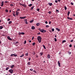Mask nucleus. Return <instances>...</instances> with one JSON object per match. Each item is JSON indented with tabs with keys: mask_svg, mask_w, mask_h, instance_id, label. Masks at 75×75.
Here are the masks:
<instances>
[{
	"mask_svg": "<svg viewBox=\"0 0 75 75\" xmlns=\"http://www.w3.org/2000/svg\"><path fill=\"white\" fill-rule=\"evenodd\" d=\"M38 41L39 42V43H40L41 42V37L40 36H39L37 37V38Z\"/></svg>",
	"mask_w": 75,
	"mask_h": 75,
	"instance_id": "obj_1",
	"label": "nucleus"
},
{
	"mask_svg": "<svg viewBox=\"0 0 75 75\" xmlns=\"http://www.w3.org/2000/svg\"><path fill=\"white\" fill-rule=\"evenodd\" d=\"M38 30L42 33H45L46 32V30H44V29H41L40 28H39Z\"/></svg>",
	"mask_w": 75,
	"mask_h": 75,
	"instance_id": "obj_2",
	"label": "nucleus"
},
{
	"mask_svg": "<svg viewBox=\"0 0 75 75\" xmlns=\"http://www.w3.org/2000/svg\"><path fill=\"white\" fill-rule=\"evenodd\" d=\"M8 71L11 74H13V70L12 69H10Z\"/></svg>",
	"mask_w": 75,
	"mask_h": 75,
	"instance_id": "obj_3",
	"label": "nucleus"
},
{
	"mask_svg": "<svg viewBox=\"0 0 75 75\" xmlns=\"http://www.w3.org/2000/svg\"><path fill=\"white\" fill-rule=\"evenodd\" d=\"M24 21L25 22V24H28V22H27V21H28V20L27 19H26L24 20Z\"/></svg>",
	"mask_w": 75,
	"mask_h": 75,
	"instance_id": "obj_4",
	"label": "nucleus"
},
{
	"mask_svg": "<svg viewBox=\"0 0 75 75\" xmlns=\"http://www.w3.org/2000/svg\"><path fill=\"white\" fill-rule=\"evenodd\" d=\"M16 16H18V14H19V12L17 11H16Z\"/></svg>",
	"mask_w": 75,
	"mask_h": 75,
	"instance_id": "obj_5",
	"label": "nucleus"
},
{
	"mask_svg": "<svg viewBox=\"0 0 75 75\" xmlns=\"http://www.w3.org/2000/svg\"><path fill=\"white\" fill-rule=\"evenodd\" d=\"M1 7H3V5H4V1H2L1 3Z\"/></svg>",
	"mask_w": 75,
	"mask_h": 75,
	"instance_id": "obj_6",
	"label": "nucleus"
},
{
	"mask_svg": "<svg viewBox=\"0 0 75 75\" xmlns=\"http://www.w3.org/2000/svg\"><path fill=\"white\" fill-rule=\"evenodd\" d=\"M25 18H26V16H24L23 17H20V18L21 19H24Z\"/></svg>",
	"mask_w": 75,
	"mask_h": 75,
	"instance_id": "obj_7",
	"label": "nucleus"
},
{
	"mask_svg": "<svg viewBox=\"0 0 75 75\" xmlns=\"http://www.w3.org/2000/svg\"><path fill=\"white\" fill-rule=\"evenodd\" d=\"M47 57H48L47 58H48V59H49V58H51V57L50 56V54H48V55L47 56Z\"/></svg>",
	"mask_w": 75,
	"mask_h": 75,
	"instance_id": "obj_8",
	"label": "nucleus"
},
{
	"mask_svg": "<svg viewBox=\"0 0 75 75\" xmlns=\"http://www.w3.org/2000/svg\"><path fill=\"white\" fill-rule=\"evenodd\" d=\"M58 64L59 67H61V64H60V62H59V61L58 62Z\"/></svg>",
	"mask_w": 75,
	"mask_h": 75,
	"instance_id": "obj_9",
	"label": "nucleus"
},
{
	"mask_svg": "<svg viewBox=\"0 0 75 75\" xmlns=\"http://www.w3.org/2000/svg\"><path fill=\"white\" fill-rule=\"evenodd\" d=\"M48 4L49 5V6H51L52 5V3H49Z\"/></svg>",
	"mask_w": 75,
	"mask_h": 75,
	"instance_id": "obj_10",
	"label": "nucleus"
},
{
	"mask_svg": "<svg viewBox=\"0 0 75 75\" xmlns=\"http://www.w3.org/2000/svg\"><path fill=\"white\" fill-rule=\"evenodd\" d=\"M33 21H34V20L32 19L31 21H30V23H32Z\"/></svg>",
	"mask_w": 75,
	"mask_h": 75,
	"instance_id": "obj_11",
	"label": "nucleus"
},
{
	"mask_svg": "<svg viewBox=\"0 0 75 75\" xmlns=\"http://www.w3.org/2000/svg\"><path fill=\"white\" fill-rule=\"evenodd\" d=\"M31 28L33 30H34L35 29V27H34V26H32Z\"/></svg>",
	"mask_w": 75,
	"mask_h": 75,
	"instance_id": "obj_12",
	"label": "nucleus"
},
{
	"mask_svg": "<svg viewBox=\"0 0 75 75\" xmlns=\"http://www.w3.org/2000/svg\"><path fill=\"white\" fill-rule=\"evenodd\" d=\"M56 30H57V31H60V29H59L58 28H56Z\"/></svg>",
	"mask_w": 75,
	"mask_h": 75,
	"instance_id": "obj_13",
	"label": "nucleus"
},
{
	"mask_svg": "<svg viewBox=\"0 0 75 75\" xmlns=\"http://www.w3.org/2000/svg\"><path fill=\"white\" fill-rule=\"evenodd\" d=\"M24 54H22V55H21V56H20V57L21 58H22V57H24Z\"/></svg>",
	"mask_w": 75,
	"mask_h": 75,
	"instance_id": "obj_14",
	"label": "nucleus"
},
{
	"mask_svg": "<svg viewBox=\"0 0 75 75\" xmlns=\"http://www.w3.org/2000/svg\"><path fill=\"white\" fill-rule=\"evenodd\" d=\"M27 64H28V65H31V63H30V62H28Z\"/></svg>",
	"mask_w": 75,
	"mask_h": 75,
	"instance_id": "obj_15",
	"label": "nucleus"
},
{
	"mask_svg": "<svg viewBox=\"0 0 75 75\" xmlns=\"http://www.w3.org/2000/svg\"><path fill=\"white\" fill-rule=\"evenodd\" d=\"M22 6L24 7H25V8L26 7V5H25V4H23L22 5Z\"/></svg>",
	"mask_w": 75,
	"mask_h": 75,
	"instance_id": "obj_16",
	"label": "nucleus"
},
{
	"mask_svg": "<svg viewBox=\"0 0 75 75\" xmlns=\"http://www.w3.org/2000/svg\"><path fill=\"white\" fill-rule=\"evenodd\" d=\"M36 25H37V26H39L40 25V24L39 23H36Z\"/></svg>",
	"mask_w": 75,
	"mask_h": 75,
	"instance_id": "obj_17",
	"label": "nucleus"
},
{
	"mask_svg": "<svg viewBox=\"0 0 75 75\" xmlns=\"http://www.w3.org/2000/svg\"><path fill=\"white\" fill-rule=\"evenodd\" d=\"M33 8H34V6H33L32 7H31V8L30 9V10H33Z\"/></svg>",
	"mask_w": 75,
	"mask_h": 75,
	"instance_id": "obj_18",
	"label": "nucleus"
},
{
	"mask_svg": "<svg viewBox=\"0 0 75 75\" xmlns=\"http://www.w3.org/2000/svg\"><path fill=\"white\" fill-rule=\"evenodd\" d=\"M40 54L41 56L43 55V53H42V52H40Z\"/></svg>",
	"mask_w": 75,
	"mask_h": 75,
	"instance_id": "obj_19",
	"label": "nucleus"
},
{
	"mask_svg": "<svg viewBox=\"0 0 75 75\" xmlns=\"http://www.w3.org/2000/svg\"><path fill=\"white\" fill-rule=\"evenodd\" d=\"M33 4H30L29 5H28V6L29 7H31V6H32Z\"/></svg>",
	"mask_w": 75,
	"mask_h": 75,
	"instance_id": "obj_20",
	"label": "nucleus"
},
{
	"mask_svg": "<svg viewBox=\"0 0 75 75\" xmlns=\"http://www.w3.org/2000/svg\"><path fill=\"white\" fill-rule=\"evenodd\" d=\"M21 34H22V35H24V34H25V33L24 32H21Z\"/></svg>",
	"mask_w": 75,
	"mask_h": 75,
	"instance_id": "obj_21",
	"label": "nucleus"
},
{
	"mask_svg": "<svg viewBox=\"0 0 75 75\" xmlns=\"http://www.w3.org/2000/svg\"><path fill=\"white\" fill-rule=\"evenodd\" d=\"M3 28V26H0V30H1V29H2Z\"/></svg>",
	"mask_w": 75,
	"mask_h": 75,
	"instance_id": "obj_22",
	"label": "nucleus"
},
{
	"mask_svg": "<svg viewBox=\"0 0 75 75\" xmlns=\"http://www.w3.org/2000/svg\"><path fill=\"white\" fill-rule=\"evenodd\" d=\"M14 67V65H12L11 67V68H13V67Z\"/></svg>",
	"mask_w": 75,
	"mask_h": 75,
	"instance_id": "obj_23",
	"label": "nucleus"
},
{
	"mask_svg": "<svg viewBox=\"0 0 75 75\" xmlns=\"http://www.w3.org/2000/svg\"><path fill=\"white\" fill-rule=\"evenodd\" d=\"M42 46L44 48V49H46V48H45V45H42Z\"/></svg>",
	"mask_w": 75,
	"mask_h": 75,
	"instance_id": "obj_24",
	"label": "nucleus"
},
{
	"mask_svg": "<svg viewBox=\"0 0 75 75\" xmlns=\"http://www.w3.org/2000/svg\"><path fill=\"white\" fill-rule=\"evenodd\" d=\"M35 42H33V46H34V45H35Z\"/></svg>",
	"mask_w": 75,
	"mask_h": 75,
	"instance_id": "obj_25",
	"label": "nucleus"
},
{
	"mask_svg": "<svg viewBox=\"0 0 75 75\" xmlns=\"http://www.w3.org/2000/svg\"><path fill=\"white\" fill-rule=\"evenodd\" d=\"M11 23H12V21H10L8 22V24H11Z\"/></svg>",
	"mask_w": 75,
	"mask_h": 75,
	"instance_id": "obj_26",
	"label": "nucleus"
},
{
	"mask_svg": "<svg viewBox=\"0 0 75 75\" xmlns=\"http://www.w3.org/2000/svg\"><path fill=\"white\" fill-rule=\"evenodd\" d=\"M66 42V40H63V41H62V43H64V42Z\"/></svg>",
	"mask_w": 75,
	"mask_h": 75,
	"instance_id": "obj_27",
	"label": "nucleus"
},
{
	"mask_svg": "<svg viewBox=\"0 0 75 75\" xmlns=\"http://www.w3.org/2000/svg\"><path fill=\"white\" fill-rule=\"evenodd\" d=\"M64 10H67V7L65 6H64Z\"/></svg>",
	"mask_w": 75,
	"mask_h": 75,
	"instance_id": "obj_28",
	"label": "nucleus"
},
{
	"mask_svg": "<svg viewBox=\"0 0 75 75\" xmlns=\"http://www.w3.org/2000/svg\"><path fill=\"white\" fill-rule=\"evenodd\" d=\"M5 11L6 12V13H8V10L6 9L5 10Z\"/></svg>",
	"mask_w": 75,
	"mask_h": 75,
	"instance_id": "obj_29",
	"label": "nucleus"
},
{
	"mask_svg": "<svg viewBox=\"0 0 75 75\" xmlns=\"http://www.w3.org/2000/svg\"><path fill=\"white\" fill-rule=\"evenodd\" d=\"M54 28H52V31L53 32H54Z\"/></svg>",
	"mask_w": 75,
	"mask_h": 75,
	"instance_id": "obj_30",
	"label": "nucleus"
},
{
	"mask_svg": "<svg viewBox=\"0 0 75 75\" xmlns=\"http://www.w3.org/2000/svg\"><path fill=\"white\" fill-rule=\"evenodd\" d=\"M26 42H27V41H26V40H25L24 41V44H26Z\"/></svg>",
	"mask_w": 75,
	"mask_h": 75,
	"instance_id": "obj_31",
	"label": "nucleus"
},
{
	"mask_svg": "<svg viewBox=\"0 0 75 75\" xmlns=\"http://www.w3.org/2000/svg\"><path fill=\"white\" fill-rule=\"evenodd\" d=\"M68 53H69V55H70V54H71V52H68Z\"/></svg>",
	"mask_w": 75,
	"mask_h": 75,
	"instance_id": "obj_32",
	"label": "nucleus"
},
{
	"mask_svg": "<svg viewBox=\"0 0 75 75\" xmlns=\"http://www.w3.org/2000/svg\"><path fill=\"white\" fill-rule=\"evenodd\" d=\"M8 69H9V67H7L6 68V70L7 71V70H8Z\"/></svg>",
	"mask_w": 75,
	"mask_h": 75,
	"instance_id": "obj_33",
	"label": "nucleus"
},
{
	"mask_svg": "<svg viewBox=\"0 0 75 75\" xmlns=\"http://www.w3.org/2000/svg\"><path fill=\"white\" fill-rule=\"evenodd\" d=\"M14 56V54H11L10 56V57H13Z\"/></svg>",
	"mask_w": 75,
	"mask_h": 75,
	"instance_id": "obj_34",
	"label": "nucleus"
},
{
	"mask_svg": "<svg viewBox=\"0 0 75 75\" xmlns=\"http://www.w3.org/2000/svg\"><path fill=\"white\" fill-rule=\"evenodd\" d=\"M57 41V38H54V41Z\"/></svg>",
	"mask_w": 75,
	"mask_h": 75,
	"instance_id": "obj_35",
	"label": "nucleus"
},
{
	"mask_svg": "<svg viewBox=\"0 0 75 75\" xmlns=\"http://www.w3.org/2000/svg\"><path fill=\"white\" fill-rule=\"evenodd\" d=\"M28 53H27L25 54V55H26V56H28Z\"/></svg>",
	"mask_w": 75,
	"mask_h": 75,
	"instance_id": "obj_36",
	"label": "nucleus"
},
{
	"mask_svg": "<svg viewBox=\"0 0 75 75\" xmlns=\"http://www.w3.org/2000/svg\"><path fill=\"white\" fill-rule=\"evenodd\" d=\"M7 38L8 39V40H9L10 39V38L9 36H7Z\"/></svg>",
	"mask_w": 75,
	"mask_h": 75,
	"instance_id": "obj_37",
	"label": "nucleus"
},
{
	"mask_svg": "<svg viewBox=\"0 0 75 75\" xmlns=\"http://www.w3.org/2000/svg\"><path fill=\"white\" fill-rule=\"evenodd\" d=\"M49 14H51V11H49L48 12Z\"/></svg>",
	"mask_w": 75,
	"mask_h": 75,
	"instance_id": "obj_38",
	"label": "nucleus"
},
{
	"mask_svg": "<svg viewBox=\"0 0 75 75\" xmlns=\"http://www.w3.org/2000/svg\"><path fill=\"white\" fill-rule=\"evenodd\" d=\"M33 72H35V74H36V73H37V72H36V71H35V70H34L33 71Z\"/></svg>",
	"mask_w": 75,
	"mask_h": 75,
	"instance_id": "obj_39",
	"label": "nucleus"
},
{
	"mask_svg": "<svg viewBox=\"0 0 75 75\" xmlns=\"http://www.w3.org/2000/svg\"><path fill=\"white\" fill-rule=\"evenodd\" d=\"M13 56H14V57H17V55L16 54H13Z\"/></svg>",
	"mask_w": 75,
	"mask_h": 75,
	"instance_id": "obj_40",
	"label": "nucleus"
},
{
	"mask_svg": "<svg viewBox=\"0 0 75 75\" xmlns=\"http://www.w3.org/2000/svg\"><path fill=\"white\" fill-rule=\"evenodd\" d=\"M10 6H14V5H13V4H10Z\"/></svg>",
	"mask_w": 75,
	"mask_h": 75,
	"instance_id": "obj_41",
	"label": "nucleus"
},
{
	"mask_svg": "<svg viewBox=\"0 0 75 75\" xmlns=\"http://www.w3.org/2000/svg\"><path fill=\"white\" fill-rule=\"evenodd\" d=\"M37 10V11H40V9L38 8Z\"/></svg>",
	"mask_w": 75,
	"mask_h": 75,
	"instance_id": "obj_42",
	"label": "nucleus"
},
{
	"mask_svg": "<svg viewBox=\"0 0 75 75\" xmlns=\"http://www.w3.org/2000/svg\"><path fill=\"white\" fill-rule=\"evenodd\" d=\"M70 14V12H69V11L68 12L67 14Z\"/></svg>",
	"mask_w": 75,
	"mask_h": 75,
	"instance_id": "obj_43",
	"label": "nucleus"
},
{
	"mask_svg": "<svg viewBox=\"0 0 75 75\" xmlns=\"http://www.w3.org/2000/svg\"><path fill=\"white\" fill-rule=\"evenodd\" d=\"M30 71H33V69H30Z\"/></svg>",
	"mask_w": 75,
	"mask_h": 75,
	"instance_id": "obj_44",
	"label": "nucleus"
},
{
	"mask_svg": "<svg viewBox=\"0 0 75 75\" xmlns=\"http://www.w3.org/2000/svg\"><path fill=\"white\" fill-rule=\"evenodd\" d=\"M46 27H47V28L49 27V25H46Z\"/></svg>",
	"mask_w": 75,
	"mask_h": 75,
	"instance_id": "obj_45",
	"label": "nucleus"
},
{
	"mask_svg": "<svg viewBox=\"0 0 75 75\" xmlns=\"http://www.w3.org/2000/svg\"><path fill=\"white\" fill-rule=\"evenodd\" d=\"M13 16H14V17H16V15L14 13H13Z\"/></svg>",
	"mask_w": 75,
	"mask_h": 75,
	"instance_id": "obj_46",
	"label": "nucleus"
},
{
	"mask_svg": "<svg viewBox=\"0 0 75 75\" xmlns=\"http://www.w3.org/2000/svg\"><path fill=\"white\" fill-rule=\"evenodd\" d=\"M67 19H68L69 20L70 19V17H67Z\"/></svg>",
	"mask_w": 75,
	"mask_h": 75,
	"instance_id": "obj_47",
	"label": "nucleus"
},
{
	"mask_svg": "<svg viewBox=\"0 0 75 75\" xmlns=\"http://www.w3.org/2000/svg\"><path fill=\"white\" fill-rule=\"evenodd\" d=\"M9 40H10V41H12V39L10 38L9 39Z\"/></svg>",
	"mask_w": 75,
	"mask_h": 75,
	"instance_id": "obj_48",
	"label": "nucleus"
},
{
	"mask_svg": "<svg viewBox=\"0 0 75 75\" xmlns=\"http://www.w3.org/2000/svg\"><path fill=\"white\" fill-rule=\"evenodd\" d=\"M69 20H73V19L72 18H70V19Z\"/></svg>",
	"mask_w": 75,
	"mask_h": 75,
	"instance_id": "obj_49",
	"label": "nucleus"
},
{
	"mask_svg": "<svg viewBox=\"0 0 75 75\" xmlns=\"http://www.w3.org/2000/svg\"><path fill=\"white\" fill-rule=\"evenodd\" d=\"M51 21H49V24H51Z\"/></svg>",
	"mask_w": 75,
	"mask_h": 75,
	"instance_id": "obj_50",
	"label": "nucleus"
},
{
	"mask_svg": "<svg viewBox=\"0 0 75 75\" xmlns=\"http://www.w3.org/2000/svg\"><path fill=\"white\" fill-rule=\"evenodd\" d=\"M69 47H72V45H69Z\"/></svg>",
	"mask_w": 75,
	"mask_h": 75,
	"instance_id": "obj_51",
	"label": "nucleus"
},
{
	"mask_svg": "<svg viewBox=\"0 0 75 75\" xmlns=\"http://www.w3.org/2000/svg\"><path fill=\"white\" fill-rule=\"evenodd\" d=\"M45 24H48V22H47V21H45Z\"/></svg>",
	"mask_w": 75,
	"mask_h": 75,
	"instance_id": "obj_52",
	"label": "nucleus"
},
{
	"mask_svg": "<svg viewBox=\"0 0 75 75\" xmlns=\"http://www.w3.org/2000/svg\"><path fill=\"white\" fill-rule=\"evenodd\" d=\"M20 9H17V11H20Z\"/></svg>",
	"mask_w": 75,
	"mask_h": 75,
	"instance_id": "obj_53",
	"label": "nucleus"
},
{
	"mask_svg": "<svg viewBox=\"0 0 75 75\" xmlns=\"http://www.w3.org/2000/svg\"><path fill=\"white\" fill-rule=\"evenodd\" d=\"M33 52V55H35V53L34 52Z\"/></svg>",
	"mask_w": 75,
	"mask_h": 75,
	"instance_id": "obj_54",
	"label": "nucleus"
},
{
	"mask_svg": "<svg viewBox=\"0 0 75 75\" xmlns=\"http://www.w3.org/2000/svg\"><path fill=\"white\" fill-rule=\"evenodd\" d=\"M71 5H74V3H72V2L71 3Z\"/></svg>",
	"mask_w": 75,
	"mask_h": 75,
	"instance_id": "obj_55",
	"label": "nucleus"
},
{
	"mask_svg": "<svg viewBox=\"0 0 75 75\" xmlns=\"http://www.w3.org/2000/svg\"><path fill=\"white\" fill-rule=\"evenodd\" d=\"M55 3H58V1L57 0H55Z\"/></svg>",
	"mask_w": 75,
	"mask_h": 75,
	"instance_id": "obj_56",
	"label": "nucleus"
},
{
	"mask_svg": "<svg viewBox=\"0 0 75 75\" xmlns=\"http://www.w3.org/2000/svg\"><path fill=\"white\" fill-rule=\"evenodd\" d=\"M28 59L29 60V61H30L31 60V58L30 57L28 58Z\"/></svg>",
	"mask_w": 75,
	"mask_h": 75,
	"instance_id": "obj_57",
	"label": "nucleus"
},
{
	"mask_svg": "<svg viewBox=\"0 0 75 75\" xmlns=\"http://www.w3.org/2000/svg\"><path fill=\"white\" fill-rule=\"evenodd\" d=\"M10 18H8V20H7V21H10Z\"/></svg>",
	"mask_w": 75,
	"mask_h": 75,
	"instance_id": "obj_58",
	"label": "nucleus"
},
{
	"mask_svg": "<svg viewBox=\"0 0 75 75\" xmlns=\"http://www.w3.org/2000/svg\"><path fill=\"white\" fill-rule=\"evenodd\" d=\"M56 11H58V13H59V10H56Z\"/></svg>",
	"mask_w": 75,
	"mask_h": 75,
	"instance_id": "obj_59",
	"label": "nucleus"
},
{
	"mask_svg": "<svg viewBox=\"0 0 75 75\" xmlns=\"http://www.w3.org/2000/svg\"><path fill=\"white\" fill-rule=\"evenodd\" d=\"M37 35H40V33H37Z\"/></svg>",
	"mask_w": 75,
	"mask_h": 75,
	"instance_id": "obj_60",
	"label": "nucleus"
},
{
	"mask_svg": "<svg viewBox=\"0 0 75 75\" xmlns=\"http://www.w3.org/2000/svg\"><path fill=\"white\" fill-rule=\"evenodd\" d=\"M4 3H7V1H5L4 2Z\"/></svg>",
	"mask_w": 75,
	"mask_h": 75,
	"instance_id": "obj_61",
	"label": "nucleus"
},
{
	"mask_svg": "<svg viewBox=\"0 0 75 75\" xmlns=\"http://www.w3.org/2000/svg\"><path fill=\"white\" fill-rule=\"evenodd\" d=\"M18 34L19 35H20V34H21V33H18Z\"/></svg>",
	"mask_w": 75,
	"mask_h": 75,
	"instance_id": "obj_62",
	"label": "nucleus"
},
{
	"mask_svg": "<svg viewBox=\"0 0 75 75\" xmlns=\"http://www.w3.org/2000/svg\"><path fill=\"white\" fill-rule=\"evenodd\" d=\"M49 31L50 32V33H52V31H51V30H50Z\"/></svg>",
	"mask_w": 75,
	"mask_h": 75,
	"instance_id": "obj_63",
	"label": "nucleus"
},
{
	"mask_svg": "<svg viewBox=\"0 0 75 75\" xmlns=\"http://www.w3.org/2000/svg\"><path fill=\"white\" fill-rule=\"evenodd\" d=\"M73 41V40H71V42H72Z\"/></svg>",
	"mask_w": 75,
	"mask_h": 75,
	"instance_id": "obj_64",
	"label": "nucleus"
}]
</instances>
